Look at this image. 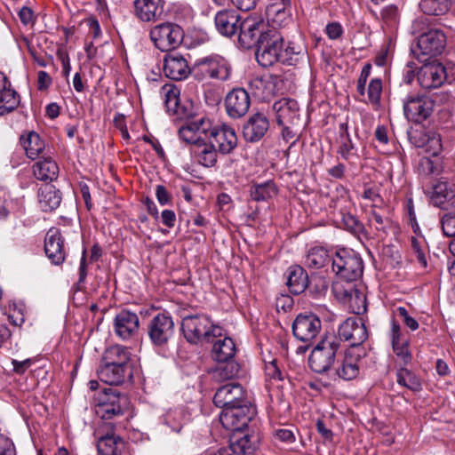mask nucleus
<instances>
[{
    "label": "nucleus",
    "instance_id": "14",
    "mask_svg": "<svg viewBox=\"0 0 455 455\" xmlns=\"http://www.w3.org/2000/svg\"><path fill=\"white\" fill-rule=\"evenodd\" d=\"M208 142L221 155H228L237 146V136L235 130L227 124H212Z\"/></svg>",
    "mask_w": 455,
    "mask_h": 455
},
{
    "label": "nucleus",
    "instance_id": "20",
    "mask_svg": "<svg viewBox=\"0 0 455 455\" xmlns=\"http://www.w3.org/2000/svg\"><path fill=\"white\" fill-rule=\"evenodd\" d=\"M333 291L339 299L348 305L354 314L361 315L366 312V296L355 287V284L347 283L343 285L336 283Z\"/></svg>",
    "mask_w": 455,
    "mask_h": 455
},
{
    "label": "nucleus",
    "instance_id": "1",
    "mask_svg": "<svg viewBox=\"0 0 455 455\" xmlns=\"http://www.w3.org/2000/svg\"><path fill=\"white\" fill-rule=\"evenodd\" d=\"M340 341L334 334L324 336L311 351L308 358L310 369L320 374L332 371L338 359Z\"/></svg>",
    "mask_w": 455,
    "mask_h": 455
},
{
    "label": "nucleus",
    "instance_id": "63",
    "mask_svg": "<svg viewBox=\"0 0 455 455\" xmlns=\"http://www.w3.org/2000/svg\"><path fill=\"white\" fill-rule=\"evenodd\" d=\"M325 33L329 39L336 40L341 37L343 28L339 22L333 21L326 25Z\"/></svg>",
    "mask_w": 455,
    "mask_h": 455
},
{
    "label": "nucleus",
    "instance_id": "62",
    "mask_svg": "<svg viewBox=\"0 0 455 455\" xmlns=\"http://www.w3.org/2000/svg\"><path fill=\"white\" fill-rule=\"evenodd\" d=\"M266 375L272 379L283 380V373L277 365L276 360H273L266 364Z\"/></svg>",
    "mask_w": 455,
    "mask_h": 455
},
{
    "label": "nucleus",
    "instance_id": "37",
    "mask_svg": "<svg viewBox=\"0 0 455 455\" xmlns=\"http://www.w3.org/2000/svg\"><path fill=\"white\" fill-rule=\"evenodd\" d=\"M286 284L291 293L296 295L302 293L308 286L307 272L300 266H291L287 269Z\"/></svg>",
    "mask_w": 455,
    "mask_h": 455
},
{
    "label": "nucleus",
    "instance_id": "7",
    "mask_svg": "<svg viewBox=\"0 0 455 455\" xmlns=\"http://www.w3.org/2000/svg\"><path fill=\"white\" fill-rule=\"evenodd\" d=\"M259 446V437L254 434H231L228 447L209 448L200 455H252Z\"/></svg>",
    "mask_w": 455,
    "mask_h": 455
},
{
    "label": "nucleus",
    "instance_id": "55",
    "mask_svg": "<svg viewBox=\"0 0 455 455\" xmlns=\"http://www.w3.org/2000/svg\"><path fill=\"white\" fill-rule=\"evenodd\" d=\"M342 223L346 229L355 235L362 234L364 229L363 225L357 220V218L348 212L342 215Z\"/></svg>",
    "mask_w": 455,
    "mask_h": 455
},
{
    "label": "nucleus",
    "instance_id": "8",
    "mask_svg": "<svg viewBox=\"0 0 455 455\" xmlns=\"http://www.w3.org/2000/svg\"><path fill=\"white\" fill-rule=\"evenodd\" d=\"M149 37L156 48L162 52H169L182 43L184 31L178 24L164 22L150 29Z\"/></svg>",
    "mask_w": 455,
    "mask_h": 455
},
{
    "label": "nucleus",
    "instance_id": "57",
    "mask_svg": "<svg viewBox=\"0 0 455 455\" xmlns=\"http://www.w3.org/2000/svg\"><path fill=\"white\" fill-rule=\"evenodd\" d=\"M423 146L432 156H437L442 150L440 135L436 133L428 134L427 142Z\"/></svg>",
    "mask_w": 455,
    "mask_h": 455
},
{
    "label": "nucleus",
    "instance_id": "59",
    "mask_svg": "<svg viewBox=\"0 0 455 455\" xmlns=\"http://www.w3.org/2000/svg\"><path fill=\"white\" fill-rule=\"evenodd\" d=\"M442 229L443 234L448 236L455 237V213L446 214L442 220Z\"/></svg>",
    "mask_w": 455,
    "mask_h": 455
},
{
    "label": "nucleus",
    "instance_id": "46",
    "mask_svg": "<svg viewBox=\"0 0 455 455\" xmlns=\"http://www.w3.org/2000/svg\"><path fill=\"white\" fill-rule=\"evenodd\" d=\"M330 260H331V258H330L325 249L314 247L307 251L304 264L309 268L319 269L323 267Z\"/></svg>",
    "mask_w": 455,
    "mask_h": 455
},
{
    "label": "nucleus",
    "instance_id": "39",
    "mask_svg": "<svg viewBox=\"0 0 455 455\" xmlns=\"http://www.w3.org/2000/svg\"><path fill=\"white\" fill-rule=\"evenodd\" d=\"M278 194V188L273 180H267L263 183H252L250 186L249 195L252 201L266 202Z\"/></svg>",
    "mask_w": 455,
    "mask_h": 455
},
{
    "label": "nucleus",
    "instance_id": "12",
    "mask_svg": "<svg viewBox=\"0 0 455 455\" xmlns=\"http://www.w3.org/2000/svg\"><path fill=\"white\" fill-rule=\"evenodd\" d=\"M194 69L203 77L208 76L221 81L229 79L232 72L229 62L220 55H211L197 60Z\"/></svg>",
    "mask_w": 455,
    "mask_h": 455
},
{
    "label": "nucleus",
    "instance_id": "27",
    "mask_svg": "<svg viewBox=\"0 0 455 455\" xmlns=\"http://www.w3.org/2000/svg\"><path fill=\"white\" fill-rule=\"evenodd\" d=\"M164 0H134V13L143 22H156L164 12Z\"/></svg>",
    "mask_w": 455,
    "mask_h": 455
},
{
    "label": "nucleus",
    "instance_id": "3",
    "mask_svg": "<svg viewBox=\"0 0 455 455\" xmlns=\"http://www.w3.org/2000/svg\"><path fill=\"white\" fill-rule=\"evenodd\" d=\"M331 268L338 277L353 283L362 276L363 263L355 251L341 249L331 257Z\"/></svg>",
    "mask_w": 455,
    "mask_h": 455
},
{
    "label": "nucleus",
    "instance_id": "17",
    "mask_svg": "<svg viewBox=\"0 0 455 455\" xmlns=\"http://www.w3.org/2000/svg\"><path fill=\"white\" fill-rule=\"evenodd\" d=\"M271 27L262 20H257L252 18H246L241 20L238 28V42L245 49H251L256 46L261 36L269 30Z\"/></svg>",
    "mask_w": 455,
    "mask_h": 455
},
{
    "label": "nucleus",
    "instance_id": "50",
    "mask_svg": "<svg viewBox=\"0 0 455 455\" xmlns=\"http://www.w3.org/2000/svg\"><path fill=\"white\" fill-rule=\"evenodd\" d=\"M340 138L341 144L339 148V154H340L341 157L345 160H348L352 156L355 155L353 152L355 149L354 143L349 137L347 125L346 124H340Z\"/></svg>",
    "mask_w": 455,
    "mask_h": 455
},
{
    "label": "nucleus",
    "instance_id": "21",
    "mask_svg": "<svg viewBox=\"0 0 455 455\" xmlns=\"http://www.w3.org/2000/svg\"><path fill=\"white\" fill-rule=\"evenodd\" d=\"M248 401L245 390L238 383H228L219 387L214 395L213 403L222 410Z\"/></svg>",
    "mask_w": 455,
    "mask_h": 455
},
{
    "label": "nucleus",
    "instance_id": "10",
    "mask_svg": "<svg viewBox=\"0 0 455 455\" xmlns=\"http://www.w3.org/2000/svg\"><path fill=\"white\" fill-rule=\"evenodd\" d=\"M366 355L364 348H349L338 355L332 369L333 375L346 381L355 379L360 373V361Z\"/></svg>",
    "mask_w": 455,
    "mask_h": 455
},
{
    "label": "nucleus",
    "instance_id": "31",
    "mask_svg": "<svg viewBox=\"0 0 455 455\" xmlns=\"http://www.w3.org/2000/svg\"><path fill=\"white\" fill-rule=\"evenodd\" d=\"M99 379L109 385H120L132 378V369L122 368L114 364L103 363L97 371Z\"/></svg>",
    "mask_w": 455,
    "mask_h": 455
},
{
    "label": "nucleus",
    "instance_id": "13",
    "mask_svg": "<svg viewBox=\"0 0 455 455\" xmlns=\"http://www.w3.org/2000/svg\"><path fill=\"white\" fill-rule=\"evenodd\" d=\"M446 46V36L443 30L431 28L421 32L418 36L417 50L418 55H423L427 58L440 55Z\"/></svg>",
    "mask_w": 455,
    "mask_h": 455
},
{
    "label": "nucleus",
    "instance_id": "23",
    "mask_svg": "<svg viewBox=\"0 0 455 455\" xmlns=\"http://www.w3.org/2000/svg\"><path fill=\"white\" fill-rule=\"evenodd\" d=\"M278 125H297L300 121V108L298 101L291 98H282L273 104Z\"/></svg>",
    "mask_w": 455,
    "mask_h": 455
},
{
    "label": "nucleus",
    "instance_id": "45",
    "mask_svg": "<svg viewBox=\"0 0 455 455\" xmlns=\"http://www.w3.org/2000/svg\"><path fill=\"white\" fill-rule=\"evenodd\" d=\"M20 102L19 93L12 86L0 92V116L14 111Z\"/></svg>",
    "mask_w": 455,
    "mask_h": 455
},
{
    "label": "nucleus",
    "instance_id": "54",
    "mask_svg": "<svg viewBox=\"0 0 455 455\" xmlns=\"http://www.w3.org/2000/svg\"><path fill=\"white\" fill-rule=\"evenodd\" d=\"M309 291L316 298L323 296L328 290V282L322 276L313 277L311 281L308 280Z\"/></svg>",
    "mask_w": 455,
    "mask_h": 455
},
{
    "label": "nucleus",
    "instance_id": "53",
    "mask_svg": "<svg viewBox=\"0 0 455 455\" xmlns=\"http://www.w3.org/2000/svg\"><path fill=\"white\" fill-rule=\"evenodd\" d=\"M411 245L413 253L416 255L417 260L420 266L426 267L427 265L426 244L424 241H420L416 237H411Z\"/></svg>",
    "mask_w": 455,
    "mask_h": 455
},
{
    "label": "nucleus",
    "instance_id": "33",
    "mask_svg": "<svg viewBox=\"0 0 455 455\" xmlns=\"http://www.w3.org/2000/svg\"><path fill=\"white\" fill-rule=\"evenodd\" d=\"M240 23V17L235 11H220L215 16L216 28L225 36H232L236 34Z\"/></svg>",
    "mask_w": 455,
    "mask_h": 455
},
{
    "label": "nucleus",
    "instance_id": "42",
    "mask_svg": "<svg viewBox=\"0 0 455 455\" xmlns=\"http://www.w3.org/2000/svg\"><path fill=\"white\" fill-rule=\"evenodd\" d=\"M419 7L427 15H443L455 12V0H421Z\"/></svg>",
    "mask_w": 455,
    "mask_h": 455
},
{
    "label": "nucleus",
    "instance_id": "16",
    "mask_svg": "<svg viewBox=\"0 0 455 455\" xmlns=\"http://www.w3.org/2000/svg\"><path fill=\"white\" fill-rule=\"evenodd\" d=\"M99 455H122L124 441L113 431L112 424H105L95 431Z\"/></svg>",
    "mask_w": 455,
    "mask_h": 455
},
{
    "label": "nucleus",
    "instance_id": "48",
    "mask_svg": "<svg viewBox=\"0 0 455 455\" xmlns=\"http://www.w3.org/2000/svg\"><path fill=\"white\" fill-rule=\"evenodd\" d=\"M304 53L300 45L290 42L285 49L282 51L280 62L294 66L304 57Z\"/></svg>",
    "mask_w": 455,
    "mask_h": 455
},
{
    "label": "nucleus",
    "instance_id": "60",
    "mask_svg": "<svg viewBox=\"0 0 455 455\" xmlns=\"http://www.w3.org/2000/svg\"><path fill=\"white\" fill-rule=\"evenodd\" d=\"M182 418L181 411H175L172 412H169L166 415V424L170 426L172 431L176 433H180L182 428V423L180 421L176 422V419H180Z\"/></svg>",
    "mask_w": 455,
    "mask_h": 455
},
{
    "label": "nucleus",
    "instance_id": "5",
    "mask_svg": "<svg viewBox=\"0 0 455 455\" xmlns=\"http://www.w3.org/2000/svg\"><path fill=\"white\" fill-rule=\"evenodd\" d=\"M128 404V397L116 389L108 388L98 395L94 410L100 419L108 420L124 415Z\"/></svg>",
    "mask_w": 455,
    "mask_h": 455
},
{
    "label": "nucleus",
    "instance_id": "64",
    "mask_svg": "<svg viewBox=\"0 0 455 455\" xmlns=\"http://www.w3.org/2000/svg\"><path fill=\"white\" fill-rule=\"evenodd\" d=\"M0 455H16L13 443L3 435H0Z\"/></svg>",
    "mask_w": 455,
    "mask_h": 455
},
{
    "label": "nucleus",
    "instance_id": "41",
    "mask_svg": "<svg viewBox=\"0 0 455 455\" xmlns=\"http://www.w3.org/2000/svg\"><path fill=\"white\" fill-rule=\"evenodd\" d=\"M235 345L229 337L219 339L213 343L212 356L217 362H224L233 359L235 355Z\"/></svg>",
    "mask_w": 455,
    "mask_h": 455
},
{
    "label": "nucleus",
    "instance_id": "15",
    "mask_svg": "<svg viewBox=\"0 0 455 455\" xmlns=\"http://www.w3.org/2000/svg\"><path fill=\"white\" fill-rule=\"evenodd\" d=\"M148 337L156 347H164L174 334V323L171 315L159 313L148 325Z\"/></svg>",
    "mask_w": 455,
    "mask_h": 455
},
{
    "label": "nucleus",
    "instance_id": "22",
    "mask_svg": "<svg viewBox=\"0 0 455 455\" xmlns=\"http://www.w3.org/2000/svg\"><path fill=\"white\" fill-rule=\"evenodd\" d=\"M446 79V69L441 63L433 62L423 65L418 72L419 84L426 90L442 86Z\"/></svg>",
    "mask_w": 455,
    "mask_h": 455
},
{
    "label": "nucleus",
    "instance_id": "18",
    "mask_svg": "<svg viewBox=\"0 0 455 455\" xmlns=\"http://www.w3.org/2000/svg\"><path fill=\"white\" fill-rule=\"evenodd\" d=\"M321 329V320L313 313L298 315L292 323L294 337L305 343L311 342L318 335Z\"/></svg>",
    "mask_w": 455,
    "mask_h": 455
},
{
    "label": "nucleus",
    "instance_id": "30",
    "mask_svg": "<svg viewBox=\"0 0 455 455\" xmlns=\"http://www.w3.org/2000/svg\"><path fill=\"white\" fill-rule=\"evenodd\" d=\"M269 129V121L263 113L253 114L243 125V134L245 140L257 142Z\"/></svg>",
    "mask_w": 455,
    "mask_h": 455
},
{
    "label": "nucleus",
    "instance_id": "28",
    "mask_svg": "<svg viewBox=\"0 0 455 455\" xmlns=\"http://www.w3.org/2000/svg\"><path fill=\"white\" fill-rule=\"evenodd\" d=\"M163 70L168 78L177 81L187 78L191 72L187 60L180 53L166 54Z\"/></svg>",
    "mask_w": 455,
    "mask_h": 455
},
{
    "label": "nucleus",
    "instance_id": "11",
    "mask_svg": "<svg viewBox=\"0 0 455 455\" xmlns=\"http://www.w3.org/2000/svg\"><path fill=\"white\" fill-rule=\"evenodd\" d=\"M435 102L427 96L419 93L408 94L403 99L405 117L413 123L427 120L433 112Z\"/></svg>",
    "mask_w": 455,
    "mask_h": 455
},
{
    "label": "nucleus",
    "instance_id": "29",
    "mask_svg": "<svg viewBox=\"0 0 455 455\" xmlns=\"http://www.w3.org/2000/svg\"><path fill=\"white\" fill-rule=\"evenodd\" d=\"M138 315L129 310H121L114 319V330L122 339L134 336L139 330Z\"/></svg>",
    "mask_w": 455,
    "mask_h": 455
},
{
    "label": "nucleus",
    "instance_id": "2",
    "mask_svg": "<svg viewBox=\"0 0 455 455\" xmlns=\"http://www.w3.org/2000/svg\"><path fill=\"white\" fill-rule=\"evenodd\" d=\"M181 330L189 343L196 344L201 339L211 341L212 338L222 336V329L214 325L206 315H189L184 316Z\"/></svg>",
    "mask_w": 455,
    "mask_h": 455
},
{
    "label": "nucleus",
    "instance_id": "32",
    "mask_svg": "<svg viewBox=\"0 0 455 455\" xmlns=\"http://www.w3.org/2000/svg\"><path fill=\"white\" fill-rule=\"evenodd\" d=\"M391 341L394 353L404 365H407L412 358L409 347V339L402 332L399 324L395 323H393L391 327Z\"/></svg>",
    "mask_w": 455,
    "mask_h": 455
},
{
    "label": "nucleus",
    "instance_id": "47",
    "mask_svg": "<svg viewBox=\"0 0 455 455\" xmlns=\"http://www.w3.org/2000/svg\"><path fill=\"white\" fill-rule=\"evenodd\" d=\"M221 364L216 366L212 371V376L217 381H224L235 378L239 371V364L230 359L220 362Z\"/></svg>",
    "mask_w": 455,
    "mask_h": 455
},
{
    "label": "nucleus",
    "instance_id": "40",
    "mask_svg": "<svg viewBox=\"0 0 455 455\" xmlns=\"http://www.w3.org/2000/svg\"><path fill=\"white\" fill-rule=\"evenodd\" d=\"M20 143L27 156L31 160L38 158L45 148L44 141L36 132H30L26 136H21Z\"/></svg>",
    "mask_w": 455,
    "mask_h": 455
},
{
    "label": "nucleus",
    "instance_id": "49",
    "mask_svg": "<svg viewBox=\"0 0 455 455\" xmlns=\"http://www.w3.org/2000/svg\"><path fill=\"white\" fill-rule=\"evenodd\" d=\"M396 381L399 385L405 387L412 391L421 389L419 379L411 371L401 368L396 374Z\"/></svg>",
    "mask_w": 455,
    "mask_h": 455
},
{
    "label": "nucleus",
    "instance_id": "25",
    "mask_svg": "<svg viewBox=\"0 0 455 455\" xmlns=\"http://www.w3.org/2000/svg\"><path fill=\"white\" fill-rule=\"evenodd\" d=\"M250 105L249 93L243 88H234L225 98L227 114L234 119L243 116L248 112Z\"/></svg>",
    "mask_w": 455,
    "mask_h": 455
},
{
    "label": "nucleus",
    "instance_id": "4",
    "mask_svg": "<svg viewBox=\"0 0 455 455\" xmlns=\"http://www.w3.org/2000/svg\"><path fill=\"white\" fill-rule=\"evenodd\" d=\"M283 36L274 27L261 36L259 44L256 45V59L258 63L267 68L281 60L283 51Z\"/></svg>",
    "mask_w": 455,
    "mask_h": 455
},
{
    "label": "nucleus",
    "instance_id": "52",
    "mask_svg": "<svg viewBox=\"0 0 455 455\" xmlns=\"http://www.w3.org/2000/svg\"><path fill=\"white\" fill-rule=\"evenodd\" d=\"M180 91L176 87H171L165 92L164 102L169 112L179 113Z\"/></svg>",
    "mask_w": 455,
    "mask_h": 455
},
{
    "label": "nucleus",
    "instance_id": "19",
    "mask_svg": "<svg viewBox=\"0 0 455 455\" xmlns=\"http://www.w3.org/2000/svg\"><path fill=\"white\" fill-rule=\"evenodd\" d=\"M338 339L350 343V348H362L360 346L367 339L368 331L363 319L348 317L339 327Z\"/></svg>",
    "mask_w": 455,
    "mask_h": 455
},
{
    "label": "nucleus",
    "instance_id": "34",
    "mask_svg": "<svg viewBox=\"0 0 455 455\" xmlns=\"http://www.w3.org/2000/svg\"><path fill=\"white\" fill-rule=\"evenodd\" d=\"M33 175L38 180L52 182L59 176V165L51 156L42 157L32 166Z\"/></svg>",
    "mask_w": 455,
    "mask_h": 455
},
{
    "label": "nucleus",
    "instance_id": "26",
    "mask_svg": "<svg viewBox=\"0 0 455 455\" xmlns=\"http://www.w3.org/2000/svg\"><path fill=\"white\" fill-rule=\"evenodd\" d=\"M283 83V80L278 76L256 77L251 81L250 88L256 98L267 100L275 93L282 92Z\"/></svg>",
    "mask_w": 455,
    "mask_h": 455
},
{
    "label": "nucleus",
    "instance_id": "6",
    "mask_svg": "<svg viewBox=\"0 0 455 455\" xmlns=\"http://www.w3.org/2000/svg\"><path fill=\"white\" fill-rule=\"evenodd\" d=\"M256 414V409L249 401L235 406L227 407L220 414V421L224 428L232 431V434L244 433L243 429Z\"/></svg>",
    "mask_w": 455,
    "mask_h": 455
},
{
    "label": "nucleus",
    "instance_id": "61",
    "mask_svg": "<svg viewBox=\"0 0 455 455\" xmlns=\"http://www.w3.org/2000/svg\"><path fill=\"white\" fill-rule=\"evenodd\" d=\"M397 315L402 318L403 323L411 331H416L419 328L417 320L411 316L407 309L403 307H399L396 309Z\"/></svg>",
    "mask_w": 455,
    "mask_h": 455
},
{
    "label": "nucleus",
    "instance_id": "43",
    "mask_svg": "<svg viewBox=\"0 0 455 455\" xmlns=\"http://www.w3.org/2000/svg\"><path fill=\"white\" fill-rule=\"evenodd\" d=\"M455 197V188L444 180H440L433 188L431 201L434 205L443 207L446 202L451 201Z\"/></svg>",
    "mask_w": 455,
    "mask_h": 455
},
{
    "label": "nucleus",
    "instance_id": "36",
    "mask_svg": "<svg viewBox=\"0 0 455 455\" xmlns=\"http://www.w3.org/2000/svg\"><path fill=\"white\" fill-rule=\"evenodd\" d=\"M102 362L122 368L125 366V368L132 369L131 352L129 348L121 345H115L108 347L104 353Z\"/></svg>",
    "mask_w": 455,
    "mask_h": 455
},
{
    "label": "nucleus",
    "instance_id": "35",
    "mask_svg": "<svg viewBox=\"0 0 455 455\" xmlns=\"http://www.w3.org/2000/svg\"><path fill=\"white\" fill-rule=\"evenodd\" d=\"M291 0H280V3H273L267 6L266 15L268 22L273 26L282 27L290 20Z\"/></svg>",
    "mask_w": 455,
    "mask_h": 455
},
{
    "label": "nucleus",
    "instance_id": "56",
    "mask_svg": "<svg viewBox=\"0 0 455 455\" xmlns=\"http://www.w3.org/2000/svg\"><path fill=\"white\" fill-rule=\"evenodd\" d=\"M380 15L383 21L391 27L396 25L399 20V11L395 4H389L383 8Z\"/></svg>",
    "mask_w": 455,
    "mask_h": 455
},
{
    "label": "nucleus",
    "instance_id": "58",
    "mask_svg": "<svg viewBox=\"0 0 455 455\" xmlns=\"http://www.w3.org/2000/svg\"><path fill=\"white\" fill-rule=\"evenodd\" d=\"M371 68H372L371 64L366 63L361 70L360 76L357 80V84H356V91L361 96H363L365 94V92H366L365 86H366L367 80L371 75Z\"/></svg>",
    "mask_w": 455,
    "mask_h": 455
},
{
    "label": "nucleus",
    "instance_id": "51",
    "mask_svg": "<svg viewBox=\"0 0 455 455\" xmlns=\"http://www.w3.org/2000/svg\"><path fill=\"white\" fill-rule=\"evenodd\" d=\"M382 80L379 77L372 78L367 87L369 102L372 105H379L382 93Z\"/></svg>",
    "mask_w": 455,
    "mask_h": 455
},
{
    "label": "nucleus",
    "instance_id": "9",
    "mask_svg": "<svg viewBox=\"0 0 455 455\" xmlns=\"http://www.w3.org/2000/svg\"><path fill=\"white\" fill-rule=\"evenodd\" d=\"M212 124L206 116L188 117L178 130L179 138L188 144L198 145L207 140Z\"/></svg>",
    "mask_w": 455,
    "mask_h": 455
},
{
    "label": "nucleus",
    "instance_id": "24",
    "mask_svg": "<svg viewBox=\"0 0 455 455\" xmlns=\"http://www.w3.org/2000/svg\"><path fill=\"white\" fill-rule=\"evenodd\" d=\"M44 251L52 264L60 265L64 262L67 255L65 239L58 228H52L46 233Z\"/></svg>",
    "mask_w": 455,
    "mask_h": 455
},
{
    "label": "nucleus",
    "instance_id": "38",
    "mask_svg": "<svg viewBox=\"0 0 455 455\" xmlns=\"http://www.w3.org/2000/svg\"><path fill=\"white\" fill-rule=\"evenodd\" d=\"M38 203L44 212L57 209L61 203V193L52 185H44L38 190Z\"/></svg>",
    "mask_w": 455,
    "mask_h": 455
},
{
    "label": "nucleus",
    "instance_id": "44",
    "mask_svg": "<svg viewBox=\"0 0 455 455\" xmlns=\"http://www.w3.org/2000/svg\"><path fill=\"white\" fill-rule=\"evenodd\" d=\"M196 146L194 153L196 161L204 167H213L217 164L219 151L206 140Z\"/></svg>",
    "mask_w": 455,
    "mask_h": 455
}]
</instances>
